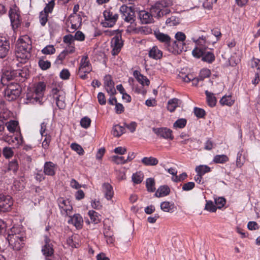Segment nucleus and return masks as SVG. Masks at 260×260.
I'll return each instance as SVG.
<instances>
[{"label":"nucleus","instance_id":"13","mask_svg":"<svg viewBox=\"0 0 260 260\" xmlns=\"http://www.w3.org/2000/svg\"><path fill=\"white\" fill-rule=\"evenodd\" d=\"M153 14L145 10L140 11L138 17L143 24H149L153 22Z\"/></svg>","mask_w":260,"mask_h":260},{"label":"nucleus","instance_id":"62","mask_svg":"<svg viewBox=\"0 0 260 260\" xmlns=\"http://www.w3.org/2000/svg\"><path fill=\"white\" fill-rule=\"evenodd\" d=\"M74 36L72 35H68L63 37V41L64 43L66 44H68L69 45H72L74 44L73 42L74 41Z\"/></svg>","mask_w":260,"mask_h":260},{"label":"nucleus","instance_id":"25","mask_svg":"<svg viewBox=\"0 0 260 260\" xmlns=\"http://www.w3.org/2000/svg\"><path fill=\"white\" fill-rule=\"evenodd\" d=\"M178 77L182 79V80L185 82H189L190 81H192V83L193 85L197 86L200 81H201L199 80V77L197 78H192V76L191 75H184L182 73H179L178 74Z\"/></svg>","mask_w":260,"mask_h":260},{"label":"nucleus","instance_id":"42","mask_svg":"<svg viewBox=\"0 0 260 260\" xmlns=\"http://www.w3.org/2000/svg\"><path fill=\"white\" fill-rule=\"evenodd\" d=\"M229 160L228 157L224 154L216 155L214 156L213 161L215 163L223 164Z\"/></svg>","mask_w":260,"mask_h":260},{"label":"nucleus","instance_id":"59","mask_svg":"<svg viewBox=\"0 0 260 260\" xmlns=\"http://www.w3.org/2000/svg\"><path fill=\"white\" fill-rule=\"evenodd\" d=\"M112 161L117 164H123L126 162V159L123 156H113L112 157Z\"/></svg>","mask_w":260,"mask_h":260},{"label":"nucleus","instance_id":"11","mask_svg":"<svg viewBox=\"0 0 260 260\" xmlns=\"http://www.w3.org/2000/svg\"><path fill=\"white\" fill-rule=\"evenodd\" d=\"M153 132L157 136L165 139L173 140L172 131L167 127L153 128Z\"/></svg>","mask_w":260,"mask_h":260},{"label":"nucleus","instance_id":"64","mask_svg":"<svg viewBox=\"0 0 260 260\" xmlns=\"http://www.w3.org/2000/svg\"><path fill=\"white\" fill-rule=\"evenodd\" d=\"M60 77L63 80H67L69 79L70 76V73L68 69H63L60 73Z\"/></svg>","mask_w":260,"mask_h":260},{"label":"nucleus","instance_id":"56","mask_svg":"<svg viewBox=\"0 0 260 260\" xmlns=\"http://www.w3.org/2000/svg\"><path fill=\"white\" fill-rule=\"evenodd\" d=\"M205 51V50H203V49L198 47H196L192 50V53L194 57L199 58L201 57H203Z\"/></svg>","mask_w":260,"mask_h":260},{"label":"nucleus","instance_id":"30","mask_svg":"<svg viewBox=\"0 0 260 260\" xmlns=\"http://www.w3.org/2000/svg\"><path fill=\"white\" fill-rule=\"evenodd\" d=\"M46 89V84L43 82L38 83L35 86L34 92L43 98L44 92Z\"/></svg>","mask_w":260,"mask_h":260},{"label":"nucleus","instance_id":"55","mask_svg":"<svg viewBox=\"0 0 260 260\" xmlns=\"http://www.w3.org/2000/svg\"><path fill=\"white\" fill-rule=\"evenodd\" d=\"M71 148L79 155H83L84 154V150L82 147L78 144L72 143L71 145Z\"/></svg>","mask_w":260,"mask_h":260},{"label":"nucleus","instance_id":"14","mask_svg":"<svg viewBox=\"0 0 260 260\" xmlns=\"http://www.w3.org/2000/svg\"><path fill=\"white\" fill-rule=\"evenodd\" d=\"M43 97L39 96V95L35 93V92H29L26 95L25 103L26 104H39L42 105L43 103Z\"/></svg>","mask_w":260,"mask_h":260},{"label":"nucleus","instance_id":"8","mask_svg":"<svg viewBox=\"0 0 260 260\" xmlns=\"http://www.w3.org/2000/svg\"><path fill=\"white\" fill-rule=\"evenodd\" d=\"M57 203L61 215L65 216H71L72 214L73 207L68 200L60 198L57 200Z\"/></svg>","mask_w":260,"mask_h":260},{"label":"nucleus","instance_id":"51","mask_svg":"<svg viewBox=\"0 0 260 260\" xmlns=\"http://www.w3.org/2000/svg\"><path fill=\"white\" fill-rule=\"evenodd\" d=\"M205 209L210 212H214L217 210V207L211 201H206Z\"/></svg>","mask_w":260,"mask_h":260},{"label":"nucleus","instance_id":"29","mask_svg":"<svg viewBox=\"0 0 260 260\" xmlns=\"http://www.w3.org/2000/svg\"><path fill=\"white\" fill-rule=\"evenodd\" d=\"M180 101L177 98L170 100L168 102L167 109L171 112H174L176 108L179 107Z\"/></svg>","mask_w":260,"mask_h":260},{"label":"nucleus","instance_id":"26","mask_svg":"<svg viewBox=\"0 0 260 260\" xmlns=\"http://www.w3.org/2000/svg\"><path fill=\"white\" fill-rule=\"evenodd\" d=\"M170 192V189L168 185L160 186L156 190L154 196L157 198H160L168 196Z\"/></svg>","mask_w":260,"mask_h":260},{"label":"nucleus","instance_id":"9","mask_svg":"<svg viewBox=\"0 0 260 260\" xmlns=\"http://www.w3.org/2000/svg\"><path fill=\"white\" fill-rule=\"evenodd\" d=\"M9 16L13 28H18L21 23V18L18 8L15 5L10 7L9 11Z\"/></svg>","mask_w":260,"mask_h":260},{"label":"nucleus","instance_id":"41","mask_svg":"<svg viewBox=\"0 0 260 260\" xmlns=\"http://www.w3.org/2000/svg\"><path fill=\"white\" fill-rule=\"evenodd\" d=\"M196 171L197 172L198 174L203 176L205 173L210 172L211 169L208 166L200 165L196 167Z\"/></svg>","mask_w":260,"mask_h":260},{"label":"nucleus","instance_id":"43","mask_svg":"<svg viewBox=\"0 0 260 260\" xmlns=\"http://www.w3.org/2000/svg\"><path fill=\"white\" fill-rule=\"evenodd\" d=\"M243 150L241 149L237 154V159H236V165L237 167L240 168L241 167L244 162V157L242 156L243 155Z\"/></svg>","mask_w":260,"mask_h":260},{"label":"nucleus","instance_id":"7","mask_svg":"<svg viewBox=\"0 0 260 260\" xmlns=\"http://www.w3.org/2000/svg\"><path fill=\"white\" fill-rule=\"evenodd\" d=\"M120 12L122 19L125 22L132 24L135 21V12L132 7L123 5L120 8Z\"/></svg>","mask_w":260,"mask_h":260},{"label":"nucleus","instance_id":"16","mask_svg":"<svg viewBox=\"0 0 260 260\" xmlns=\"http://www.w3.org/2000/svg\"><path fill=\"white\" fill-rule=\"evenodd\" d=\"M80 73H90L92 69L90 67V63L87 55L83 56L80 61Z\"/></svg>","mask_w":260,"mask_h":260},{"label":"nucleus","instance_id":"58","mask_svg":"<svg viewBox=\"0 0 260 260\" xmlns=\"http://www.w3.org/2000/svg\"><path fill=\"white\" fill-rule=\"evenodd\" d=\"M39 18L41 24L44 26L48 21V14L42 11L40 14Z\"/></svg>","mask_w":260,"mask_h":260},{"label":"nucleus","instance_id":"1","mask_svg":"<svg viewBox=\"0 0 260 260\" xmlns=\"http://www.w3.org/2000/svg\"><path fill=\"white\" fill-rule=\"evenodd\" d=\"M7 240L10 246L13 250H20L25 245V233L21 231L20 228L13 226L8 232Z\"/></svg>","mask_w":260,"mask_h":260},{"label":"nucleus","instance_id":"2","mask_svg":"<svg viewBox=\"0 0 260 260\" xmlns=\"http://www.w3.org/2000/svg\"><path fill=\"white\" fill-rule=\"evenodd\" d=\"M31 41L28 36H25L19 38L16 44V57L21 59V62H25L31 56Z\"/></svg>","mask_w":260,"mask_h":260},{"label":"nucleus","instance_id":"53","mask_svg":"<svg viewBox=\"0 0 260 260\" xmlns=\"http://www.w3.org/2000/svg\"><path fill=\"white\" fill-rule=\"evenodd\" d=\"M38 64L39 67L43 70H46L49 69L51 66V63L48 60H44L43 59H40Z\"/></svg>","mask_w":260,"mask_h":260},{"label":"nucleus","instance_id":"48","mask_svg":"<svg viewBox=\"0 0 260 260\" xmlns=\"http://www.w3.org/2000/svg\"><path fill=\"white\" fill-rule=\"evenodd\" d=\"M143 175L141 172H136L132 176V180L135 184H139L143 180Z\"/></svg>","mask_w":260,"mask_h":260},{"label":"nucleus","instance_id":"33","mask_svg":"<svg viewBox=\"0 0 260 260\" xmlns=\"http://www.w3.org/2000/svg\"><path fill=\"white\" fill-rule=\"evenodd\" d=\"M215 59L214 53L211 51H205L202 60L209 63H212Z\"/></svg>","mask_w":260,"mask_h":260},{"label":"nucleus","instance_id":"39","mask_svg":"<svg viewBox=\"0 0 260 260\" xmlns=\"http://www.w3.org/2000/svg\"><path fill=\"white\" fill-rule=\"evenodd\" d=\"M88 214L92 222L97 224L100 222V215L93 210H89Z\"/></svg>","mask_w":260,"mask_h":260},{"label":"nucleus","instance_id":"49","mask_svg":"<svg viewBox=\"0 0 260 260\" xmlns=\"http://www.w3.org/2000/svg\"><path fill=\"white\" fill-rule=\"evenodd\" d=\"M44 54H53L55 52V49L53 45H49L44 47L41 51Z\"/></svg>","mask_w":260,"mask_h":260},{"label":"nucleus","instance_id":"36","mask_svg":"<svg viewBox=\"0 0 260 260\" xmlns=\"http://www.w3.org/2000/svg\"><path fill=\"white\" fill-rule=\"evenodd\" d=\"M155 182L154 178H149L146 180V187L148 192H153L155 190Z\"/></svg>","mask_w":260,"mask_h":260},{"label":"nucleus","instance_id":"27","mask_svg":"<svg viewBox=\"0 0 260 260\" xmlns=\"http://www.w3.org/2000/svg\"><path fill=\"white\" fill-rule=\"evenodd\" d=\"M133 75L137 81L142 85H146L148 86L149 85V80L146 78V77L142 75L139 71L137 70L135 71Z\"/></svg>","mask_w":260,"mask_h":260},{"label":"nucleus","instance_id":"10","mask_svg":"<svg viewBox=\"0 0 260 260\" xmlns=\"http://www.w3.org/2000/svg\"><path fill=\"white\" fill-rule=\"evenodd\" d=\"M12 205L13 200L11 197L0 194V211H9L10 210Z\"/></svg>","mask_w":260,"mask_h":260},{"label":"nucleus","instance_id":"52","mask_svg":"<svg viewBox=\"0 0 260 260\" xmlns=\"http://www.w3.org/2000/svg\"><path fill=\"white\" fill-rule=\"evenodd\" d=\"M8 169L10 171H12L14 173L17 172L18 169V164L16 159L12 160L9 162Z\"/></svg>","mask_w":260,"mask_h":260},{"label":"nucleus","instance_id":"19","mask_svg":"<svg viewBox=\"0 0 260 260\" xmlns=\"http://www.w3.org/2000/svg\"><path fill=\"white\" fill-rule=\"evenodd\" d=\"M56 165L51 161H46L44 165V173L48 176H53L55 174Z\"/></svg>","mask_w":260,"mask_h":260},{"label":"nucleus","instance_id":"15","mask_svg":"<svg viewBox=\"0 0 260 260\" xmlns=\"http://www.w3.org/2000/svg\"><path fill=\"white\" fill-rule=\"evenodd\" d=\"M9 49V41L5 38L0 37V58H3L7 56Z\"/></svg>","mask_w":260,"mask_h":260},{"label":"nucleus","instance_id":"54","mask_svg":"<svg viewBox=\"0 0 260 260\" xmlns=\"http://www.w3.org/2000/svg\"><path fill=\"white\" fill-rule=\"evenodd\" d=\"M18 124V122L17 121H10L7 125V128L10 132L14 133L16 131Z\"/></svg>","mask_w":260,"mask_h":260},{"label":"nucleus","instance_id":"44","mask_svg":"<svg viewBox=\"0 0 260 260\" xmlns=\"http://www.w3.org/2000/svg\"><path fill=\"white\" fill-rule=\"evenodd\" d=\"M211 75V71L208 69H203L201 70L198 76L199 80L203 81L205 78L209 77Z\"/></svg>","mask_w":260,"mask_h":260},{"label":"nucleus","instance_id":"20","mask_svg":"<svg viewBox=\"0 0 260 260\" xmlns=\"http://www.w3.org/2000/svg\"><path fill=\"white\" fill-rule=\"evenodd\" d=\"M70 219L68 221L69 223L74 224L77 229H81L83 223V219L82 216L79 214H75L73 215L71 214L69 216Z\"/></svg>","mask_w":260,"mask_h":260},{"label":"nucleus","instance_id":"37","mask_svg":"<svg viewBox=\"0 0 260 260\" xmlns=\"http://www.w3.org/2000/svg\"><path fill=\"white\" fill-rule=\"evenodd\" d=\"M174 205L169 202H163L160 204L161 209L166 212H171L173 209Z\"/></svg>","mask_w":260,"mask_h":260},{"label":"nucleus","instance_id":"63","mask_svg":"<svg viewBox=\"0 0 260 260\" xmlns=\"http://www.w3.org/2000/svg\"><path fill=\"white\" fill-rule=\"evenodd\" d=\"M215 203L217 206L218 208H221L224 206L225 204V200L222 197H219L215 200Z\"/></svg>","mask_w":260,"mask_h":260},{"label":"nucleus","instance_id":"35","mask_svg":"<svg viewBox=\"0 0 260 260\" xmlns=\"http://www.w3.org/2000/svg\"><path fill=\"white\" fill-rule=\"evenodd\" d=\"M125 132V128L119 124H116L113 127L112 134L114 136L119 137Z\"/></svg>","mask_w":260,"mask_h":260},{"label":"nucleus","instance_id":"24","mask_svg":"<svg viewBox=\"0 0 260 260\" xmlns=\"http://www.w3.org/2000/svg\"><path fill=\"white\" fill-rule=\"evenodd\" d=\"M70 23L71 24V29L72 30H76L81 25L82 18L80 15H71Z\"/></svg>","mask_w":260,"mask_h":260},{"label":"nucleus","instance_id":"40","mask_svg":"<svg viewBox=\"0 0 260 260\" xmlns=\"http://www.w3.org/2000/svg\"><path fill=\"white\" fill-rule=\"evenodd\" d=\"M179 23L180 19L175 16H172L168 18L166 21V24L170 26L176 25L179 24Z\"/></svg>","mask_w":260,"mask_h":260},{"label":"nucleus","instance_id":"5","mask_svg":"<svg viewBox=\"0 0 260 260\" xmlns=\"http://www.w3.org/2000/svg\"><path fill=\"white\" fill-rule=\"evenodd\" d=\"M5 90V96L8 101H13L18 97L21 92V88L18 83H10L7 84Z\"/></svg>","mask_w":260,"mask_h":260},{"label":"nucleus","instance_id":"17","mask_svg":"<svg viewBox=\"0 0 260 260\" xmlns=\"http://www.w3.org/2000/svg\"><path fill=\"white\" fill-rule=\"evenodd\" d=\"M104 84L106 91L111 95H113L116 93V90L114 87V82L110 75H106L105 77Z\"/></svg>","mask_w":260,"mask_h":260},{"label":"nucleus","instance_id":"23","mask_svg":"<svg viewBox=\"0 0 260 260\" xmlns=\"http://www.w3.org/2000/svg\"><path fill=\"white\" fill-rule=\"evenodd\" d=\"M148 56L155 60L160 59L162 57V52L156 46H155L149 50Z\"/></svg>","mask_w":260,"mask_h":260},{"label":"nucleus","instance_id":"4","mask_svg":"<svg viewBox=\"0 0 260 260\" xmlns=\"http://www.w3.org/2000/svg\"><path fill=\"white\" fill-rule=\"evenodd\" d=\"M172 5V2L169 0H159L152 5L150 11L153 15L159 18L171 13L169 7Z\"/></svg>","mask_w":260,"mask_h":260},{"label":"nucleus","instance_id":"32","mask_svg":"<svg viewBox=\"0 0 260 260\" xmlns=\"http://www.w3.org/2000/svg\"><path fill=\"white\" fill-rule=\"evenodd\" d=\"M205 94L208 105L211 107H214L216 104V99L214 94L208 90H206Z\"/></svg>","mask_w":260,"mask_h":260},{"label":"nucleus","instance_id":"57","mask_svg":"<svg viewBox=\"0 0 260 260\" xmlns=\"http://www.w3.org/2000/svg\"><path fill=\"white\" fill-rule=\"evenodd\" d=\"M54 2L53 0H49L48 4L46 5L43 12L47 14L51 13L54 8Z\"/></svg>","mask_w":260,"mask_h":260},{"label":"nucleus","instance_id":"18","mask_svg":"<svg viewBox=\"0 0 260 260\" xmlns=\"http://www.w3.org/2000/svg\"><path fill=\"white\" fill-rule=\"evenodd\" d=\"M45 245L42 249L43 254L46 256H51L54 253V250L52 245L50 244V240L47 236H45Z\"/></svg>","mask_w":260,"mask_h":260},{"label":"nucleus","instance_id":"46","mask_svg":"<svg viewBox=\"0 0 260 260\" xmlns=\"http://www.w3.org/2000/svg\"><path fill=\"white\" fill-rule=\"evenodd\" d=\"M187 121L185 118H180L176 120L173 124L174 128H182L184 127L186 124Z\"/></svg>","mask_w":260,"mask_h":260},{"label":"nucleus","instance_id":"28","mask_svg":"<svg viewBox=\"0 0 260 260\" xmlns=\"http://www.w3.org/2000/svg\"><path fill=\"white\" fill-rule=\"evenodd\" d=\"M104 235L108 244L114 245L115 242V237L113 233L110 231V229H105L104 231Z\"/></svg>","mask_w":260,"mask_h":260},{"label":"nucleus","instance_id":"60","mask_svg":"<svg viewBox=\"0 0 260 260\" xmlns=\"http://www.w3.org/2000/svg\"><path fill=\"white\" fill-rule=\"evenodd\" d=\"M45 137L43 142H42V147L46 149L48 148L49 144L51 141V136L50 135H48L47 134H45L44 136Z\"/></svg>","mask_w":260,"mask_h":260},{"label":"nucleus","instance_id":"47","mask_svg":"<svg viewBox=\"0 0 260 260\" xmlns=\"http://www.w3.org/2000/svg\"><path fill=\"white\" fill-rule=\"evenodd\" d=\"M91 120L87 116L83 117L80 120V125L84 128H88L91 124Z\"/></svg>","mask_w":260,"mask_h":260},{"label":"nucleus","instance_id":"6","mask_svg":"<svg viewBox=\"0 0 260 260\" xmlns=\"http://www.w3.org/2000/svg\"><path fill=\"white\" fill-rule=\"evenodd\" d=\"M103 15L104 20L102 22V24L105 27H113L115 24L118 18L117 14H114L109 10H106L103 13Z\"/></svg>","mask_w":260,"mask_h":260},{"label":"nucleus","instance_id":"31","mask_svg":"<svg viewBox=\"0 0 260 260\" xmlns=\"http://www.w3.org/2000/svg\"><path fill=\"white\" fill-rule=\"evenodd\" d=\"M52 95L55 101L59 100H65V93L61 90L57 88H53L52 90Z\"/></svg>","mask_w":260,"mask_h":260},{"label":"nucleus","instance_id":"3","mask_svg":"<svg viewBox=\"0 0 260 260\" xmlns=\"http://www.w3.org/2000/svg\"><path fill=\"white\" fill-rule=\"evenodd\" d=\"M28 70L24 68L13 71H6L1 75V81L2 84L7 85L8 81L14 80L20 82H23L28 76Z\"/></svg>","mask_w":260,"mask_h":260},{"label":"nucleus","instance_id":"45","mask_svg":"<svg viewBox=\"0 0 260 260\" xmlns=\"http://www.w3.org/2000/svg\"><path fill=\"white\" fill-rule=\"evenodd\" d=\"M234 103V101L232 99L231 96H226L222 97L220 100V103L222 105L232 106Z\"/></svg>","mask_w":260,"mask_h":260},{"label":"nucleus","instance_id":"22","mask_svg":"<svg viewBox=\"0 0 260 260\" xmlns=\"http://www.w3.org/2000/svg\"><path fill=\"white\" fill-rule=\"evenodd\" d=\"M154 35L160 42L164 43L165 48L169 43H171V39L167 34L157 31L154 32Z\"/></svg>","mask_w":260,"mask_h":260},{"label":"nucleus","instance_id":"34","mask_svg":"<svg viewBox=\"0 0 260 260\" xmlns=\"http://www.w3.org/2000/svg\"><path fill=\"white\" fill-rule=\"evenodd\" d=\"M141 162L145 166H155L158 164V160L152 156L144 157L142 159Z\"/></svg>","mask_w":260,"mask_h":260},{"label":"nucleus","instance_id":"50","mask_svg":"<svg viewBox=\"0 0 260 260\" xmlns=\"http://www.w3.org/2000/svg\"><path fill=\"white\" fill-rule=\"evenodd\" d=\"M3 154L6 158H10L14 155V152L10 147H5L3 150Z\"/></svg>","mask_w":260,"mask_h":260},{"label":"nucleus","instance_id":"12","mask_svg":"<svg viewBox=\"0 0 260 260\" xmlns=\"http://www.w3.org/2000/svg\"><path fill=\"white\" fill-rule=\"evenodd\" d=\"M111 44L112 48V55H116L118 54L123 46V42L121 40V36H115L113 38Z\"/></svg>","mask_w":260,"mask_h":260},{"label":"nucleus","instance_id":"61","mask_svg":"<svg viewBox=\"0 0 260 260\" xmlns=\"http://www.w3.org/2000/svg\"><path fill=\"white\" fill-rule=\"evenodd\" d=\"M193 111L194 115L198 118H203L205 115V111L203 109L195 107Z\"/></svg>","mask_w":260,"mask_h":260},{"label":"nucleus","instance_id":"21","mask_svg":"<svg viewBox=\"0 0 260 260\" xmlns=\"http://www.w3.org/2000/svg\"><path fill=\"white\" fill-rule=\"evenodd\" d=\"M102 191L107 200H111L112 199L114 195L112 185L108 183H104L102 185Z\"/></svg>","mask_w":260,"mask_h":260},{"label":"nucleus","instance_id":"38","mask_svg":"<svg viewBox=\"0 0 260 260\" xmlns=\"http://www.w3.org/2000/svg\"><path fill=\"white\" fill-rule=\"evenodd\" d=\"M177 41H171V43H169V44L167 45L166 48L168 51L170 52H171L173 54H178V47H177Z\"/></svg>","mask_w":260,"mask_h":260}]
</instances>
